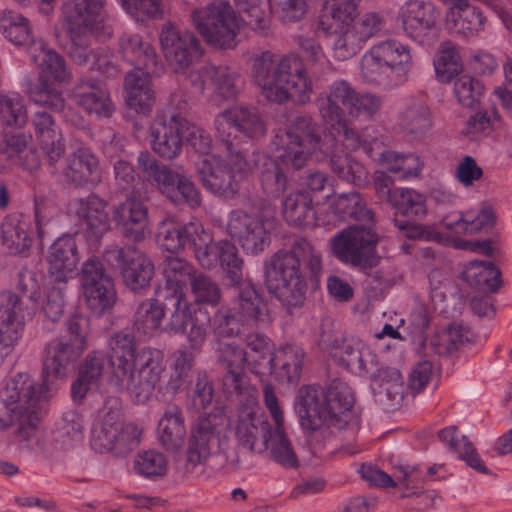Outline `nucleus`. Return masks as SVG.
I'll use <instances>...</instances> for the list:
<instances>
[{
	"instance_id": "f257e3e1",
	"label": "nucleus",
	"mask_w": 512,
	"mask_h": 512,
	"mask_svg": "<svg viewBox=\"0 0 512 512\" xmlns=\"http://www.w3.org/2000/svg\"><path fill=\"white\" fill-rule=\"evenodd\" d=\"M320 143L318 125L310 116H299L287 130L279 131L272 141L273 156L253 154L263 192L272 198L281 197L289 187L291 173L308 164L316 150L321 149Z\"/></svg>"
},
{
	"instance_id": "f03ea898",
	"label": "nucleus",
	"mask_w": 512,
	"mask_h": 512,
	"mask_svg": "<svg viewBox=\"0 0 512 512\" xmlns=\"http://www.w3.org/2000/svg\"><path fill=\"white\" fill-rule=\"evenodd\" d=\"M108 344L111 383L127 391L136 403L147 402L165 371L163 352L151 347L137 350L134 335L127 331L114 333Z\"/></svg>"
},
{
	"instance_id": "7ed1b4c3",
	"label": "nucleus",
	"mask_w": 512,
	"mask_h": 512,
	"mask_svg": "<svg viewBox=\"0 0 512 512\" xmlns=\"http://www.w3.org/2000/svg\"><path fill=\"white\" fill-rule=\"evenodd\" d=\"M354 404V393L348 384L334 379L325 391L314 385L302 387L295 408L306 430L316 431L324 426L358 429L360 418L354 412Z\"/></svg>"
},
{
	"instance_id": "20e7f679",
	"label": "nucleus",
	"mask_w": 512,
	"mask_h": 512,
	"mask_svg": "<svg viewBox=\"0 0 512 512\" xmlns=\"http://www.w3.org/2000/svg\"><path fill=\"white\" fill-rule=\"evenodd\" d=\"M252 78L269 101L304 105L311 99V78L302 59L295 54L278 58L271 51L262 52L253 60Z\"/></svg>"
},
{
	"instance_id": "39448f33",
	"label": "nucleus",
	"mask_w": 512,
	"mask_h": 512,
	"mask_svg": "<svg viewBox=\"0 0 512 512\" xmlns=\"http://www.w3.org/2000/svg\"><path fill=\"white\" fill-rule=\"evenodd\" d=\"M317 275L322 270L321 252L305 238L294 241L289 252L278 251L265 266V285L268 291L285 306L302 304L306 283L300 266Z\"/></svg>"
},
{
	"instance_id": "423d86ee",
	"label": "nucleus",
	"mask_w": 512,
	"mask_h": 512,
	"mask_svg": "<svg viewBox=\"0 0 512 512\" xmlns=\"http://www.w3.org/2000/svg\"><path fill=\"white\" fill-rule=\"evenodd\" d=\"M38 403L34 380L26 373L14 375L0 391V431L15 427L21 440H30L39 422Z\"/></svg>"
},
{
	"instance_id": "0eeeda50",
	"label": "nucleus",
	"mask_w": 512,
	"mask_h": 512,
	"mask_svg": "<svg viewBox=\"0 0 512 512\" xmlns=\"http://www.w3.org/2000/svg\"><path fill=\"white\" fill-rule=\"evenodd\" d=\"M274 206L260 199L245 209H235L229 214L228 234L236 239L244 251L257 255L271 243V232L276 228L277 219Z\"/></svg>"
},
{
	"instance_id": "6e6552de",
	"label": "nucleus",
	"mask_w": 512,
	"mask_h": 512,
	"mask_svg": "<svg viewBox=\"0 0 512 512\" xmlns=\"http://www.w3.org/2000/svg\"><path fill=\"white\" fill-rule=\"evenodd\" d=\"M29 54L41 70L38 82L31 84L27 90L30 100L38 106L55 112L64 111L65 100L62 93L48 81V77L56 83H68L72 80V72L64 58L46 46L42 40L33 42L29 46Z\"/></svg>"
},
{
	"instance_id": "1a4fd4ad",
	"label": "nucleus",
	"mask_w": 512,
	"mask_h": 512,
	"mask_svg": "<svg viewBox=\"0 0 512 512\" xmlns=\"http://www.w3.org/2000/svg\"><path fill=\"white\" fill-rule=\"evenodd\" d=\"M184 248H192L195 258L205 269H211L219 263L227 280L238 283L241 280L243 260L237 247L227 240L213 242L211 233L198 221L184 224Z\"/></svg>"
},
{
	"instance_id": "9d476101",
	"label": "nucleus",
	"mask_w": 512,
	"mask_h": 512,
	"mask_svg": "<svg viewBox=\"0 0 512 512\" xmlns=\"http://www.w3.org/2000/svg\"><path fill=\"white\" fill-rule=\"evenodd\" d=\"M91 434V447L96 452L126 456L139 446L142 431L134 424H123L120 410L106 403L93 422Z\"/></svg>"
},
{
	"instance_id": "9b49d317",
	"label": "nucleus",
	"mask_w": 512,
	"mask_h": 512,
	"mask_svg": "<svg viewBox=\"0 0 512 512\" xmlns=\"http://www.w3.org/2000/svg\"><path fill=\"white\" fill-rule=\"evenodd\" d=\"M226 419L221 413L198 417L191 425L185 448L187 474H202L209 460L218 452Z\"/></svg>"
},
{
	"instance_id": "f8f14e48",
	"label": "nucleus",
	"mask_w": 512,
	"mask_h": 512,
	"mask_svg": "<svg viewBox=\"0 0 512 512\" xmlns=\"http://www.w3.org/2000/svg\"><path fill=\"white\" fill-rule=\"evenodd\" d=\"M225 158L209 157L203 159L198 167L199 179L205 189L225 197H234L240 187V181L251 173V165L238 150H226Z\"/></svg>"
},
{
	"instance_id": "ddd939ff",
	"label": "nucleus",
	"mask_w": 512,
	"mask_h": 512,
	"mask_svg": "<svg viewBox=\"0 0 512 512\" xmlns=\"http://www.w3.org/2000/svg\"><path fill=\"white\" fill-rule=\"evenodd\" d=\"M379 236L371 226L350 225L336 233L330 241L333 255L342 263L366 271L376 267Z\"/></svg>"
},
{
	"instance_id": "4468645a",
	"label": "nucleus",
	"mask_w": 512,
	"mask_h": 512,
	"mask_svg": "<svg viewBox=\"0 0 512 512\" xmlns=\"http://www.w3.org/2000/svg\"><path fill=\"white\" fill-rule=\"evenodd\" d=\"M196 31L205 42L219 49H232L237 45L239 23L231 5L224 1L213 2L192 11Z\"/></svg>"
},
{
	"instance_id": "2eb2a0df",
	"label": "nucleus",
	"mask_w": 512,
	"mask_h": 512,
	"mask_svg": "<svg viewBox=\"0 0 512 512\" xmlns=\"http://www.w3.org/2000/svg\"><path fill=\"white\" fill-rule=\"evenodd\" d=\"M335 360L355 374L375 375L379 372L382 389L386 397L393 401L394 406L401 404L404 394L403 379L400 371L395 368L380 369L375 353L368 348H359L351 342H344L341 348L333 352Z\"/></svg>"
},
{
	"instance_id": "dca6fc26",
	"label": "nucleus",
	"mask_w": 512,
	"mask_h": 512,
	"mask_svg": "<svg viewBox=\"0 0 512 512\" xmlns=\"http://www.w3.org/2000/svg\"><path fill=\"white\" fill-rule=\"evenodd\" d=\"M104 5L105 0H84L82 6H78L76 1H68L65 5V18L71 40L68 52L72 60L79 65L88 62V37L103 23Z\"/></svg>"
},
{
	"instance_id": "f3484780",
	"label": "nucleus",
	"mask_w": 512,
	"mask_h": 512,
	"mask_svg": "<svg viewBox=\"0 0 512 512\" xmlns=\"http://www.w3.org/2000/svg\"><path fill=\"white\" fill-rule=\"evenodd\" d=\"M217 137L225 150L235 149L231 137L257 140L267 133V123L254 106L235 105L219 113L214 121Z\"/></svg>"
},
{
	"instance_id": "a211bd4d",
	"label": "nucleus",
	"mask_w": 512,
	"mask_h": 512,
	"mask_svg": "<svg viewBox=\"0 0 512 512\" xmlns=\"http://www.w3.org/2000/svg\"><path fill=\"white\" fill-rule=\"evenodd\" d=\"M159 41L167 62L176 73H186L202 55L197 37L192 32L180 30L171 22L163 24Z\"/></svg>"
},
{
	"instance_id": "6ab92c4d",
	"label": "nucleus",
	"mask_w": 512,
	"mask_h": 512,
	"mask_svg": "<svg viewBox=\"0 0 512 512\" xmlns=\"http://www.w3.org/2000/svg\"><path fill=\"white\" fill-rule=\"evenodd\" d=\"M83 296L87 306L97 314L113 307L116 291L112 278L97 258L86 260L81 269Z\"/></svg>"
},
{
	"instance_id": "aec40b11",
	"label": "nucleus",
	"mask_w": 512,
	"mask_h": 512,
	"mask_svg": "<svg viewBox=\"0 0 512 512\" xmlns=\"http://www.w3.org/2000/svg\"><path fill=\"white\" fill-rule=\"evenodd\" d=\"M187 120L171 109L161 110L151 127V148L164 160L178 157L183 148V134Z\"/></svg>"
},
{
	"instance_id": "412c9836",
	"label": "nucleus",
	"mask_w": 512,
	"mask_h": 512,
	"mask_svg": "<svg viewBox=\"0 0 512 512\" xmlns=\"http://www.w3.org/2000/svg\"><path fill=\"white\" fill-rule=\"evenodd\" d=\"M217 363L222 369V390L228 398L239 397L248 389L244 371L248 362L247 352L235 342H219L216 349Z\"/></svg>"
},
{
	"instance_id": "4be33fe9",
	"label": "nucleus",
	"mask_w": 512,
	"mask_h": 512,
	"mask_svg": "<svg viewBox=\"0 0 512 512\" xmlns=\"http://www.w3.org/2000/svg\"><path fill=\"white\" fill-rule=\"evenodd\" d=\"M272 428L268 421L257 415L255 404L246 403L238 407L235 434L242 447L255 453L266 451Z\"/></svg>"
},
{
	"instance_id": "5701e85b",
	"label": "nucleus",
	"mask_w": 512,
	"mask_h": 512,
	"mask_svg": "<svg viewBox=\"0 0 512 512\" xmlns=\"http://www.w3.org/2000/svg\"><path fill=\"white\" fill-rule=\"evenodd\" d=\"M17 291L5 289L0 292V298L6 296L14 304V318L22 322V328H25L26 322L31 320L39 306L41 298L40 284L37 274L31 270L23 269L18 274L16 285Z\"/></svg>"
},
{
	"instance_id": "b1692460",
	"label": "nucleus",
	"mask_w": 512,
	"mask_h": 512,
	"mask_svg": "<svg viewBox=\"0 0 512 512\" xmlns=\"http://www.w3.org/2000/svg\"><path fill=\"white\" fill-rule=\"evenodd\" d=\"M82 353L81 341L77 339L71 342L66 337H59L48 342L42 360L45 381L65 378Z\"/></svg>"
},
{
	"instance_id": "393cba45",
	"label": "nucleus",
	"mask_w": 512,
	"mask_h": 512,
	"mask_svg": "<svg viewBox=\"0 0 512 512\" xmlns=\"http://www.w3.org/2000/svg\"><path fill=\"white\" fill-rule=\"evenodd\" d=\"M80 257L75 237L63 235L48 249V274L57 284H66L76 273Z\"/></svg>"
},
{
	"instance_id": "a878e982",
	"label": "nucleus",
	"mask_w": 512,
	"mask_h": 512,
	"mask_svg": "<svg viewBox=\"0 0 512 512\" xmlns=\"http://www.w3.org/2000/svg\"><path fill=\"white\" fill-rule=\"evenodd\" d=\"M63 176L66 183L75 187L97 183L101 177L98 157L87 146L76 147L65 160Z\"/></svg>"
},
{
	"instance_id": "bb28decb",
	"label": "nucleus",
	"mask_w": 512,
	"mask_h": 512,
	"mask_svg": "<svg viewBox=\"0 0 512 512\" xmlns=\"http://www.w3.org/2000/svg\"><path fill=\"white\" fill-rule=\"evenodd\" d=\"M400 17L406 35L422 42L435 27L439 12L431 2L410 0L401 7Z\"/></svg>"
},
{
	"instance_id": "cd10ccee",
	"label": "nucleus",
	"mask_w": 512,
	"mask_h": 512,
	"mask_svg": "<svg viewBox=\"0 0 512 512\" xmlns=\"http://www.w3.org/2000/svg\"><path fill=\"white\" fill-rule=\"evenodd\" d=\"M113 220L122 236L140 242L145 238L148 226V209L136 197H128L119 203L113 211Z\"/></svg>"
},
{
	"instance_id": "c85d7f7f",
	"label": "nucleus",
	"mask_w": 512,
	"mask_h": 512,
	"mask_svg": "<svg viewBox=\"0 0 512 512\" xmlns=\"http://www.w3.org/2000/svg\"><path fill=\"white\" fill-rule=\"evenodd\" d=\"M119 48L122 57L135 69L145 70L148 74H160L163 70L155 48L141 35L123 33L119 38Z\"/></svg>"
},
{
	"instance_id": "c756f323",
	"label": "nucleus",
	"mask_w": 512,
	"mask_h": 512,
	"mask_svg": "<svg viewBox=\"0 0 512 512\" xmlns=\"http://www.w3.org/2000/svg\"><path fill=\"white\" fill-rule=\"evenodd\" d=\"M106 202L95 194L75 198L69 202V213L92 235L99 237L108 230Z\"/></svg>"
},
{
	"instance_id": "7c9ffc66",
	"label": "nucleus",
	"mask_w": 512,
	"mask_h": 512,
	"mask_svg": "<svg viewBox=\"0 0 512 512\" xmlns=\"http://www.w3.org/2000/svg\"><path fill=\"white\" fill-rule=\"evenodd\" d=\"M72 98L78 107L98 118H109L115 110L109 91L92 80H80L73 90Z\"/></svg>"
},
{
	"instance_id": "2f4dec72",
	"label": "nucleus",
	"mask_w": 512,
	"mask_h": 512,
	"mask_svg": "<svg viewBox=\"0 0 512 512\" xmlns=\"http://www.w3.org/2000/svg\"><path fill=\"white\" fill-rule=\"evenodd\" d=\"M356 89L346 80H335L326 95L316 100L319 114L325 123L339 122L345 119L355 96Z\"/></svg>"
},
{
	"instance_id": "473e14b6",
	"label": "nucleus",
	"mask_w": 512,
	"mask_h": 512,
	"mask_svg": "<svg viewBox=\"0 0 512 512\" xmlns=\"http://www.w3.org/2000/svg\"><path fill=\"white\" fill-rule=\"evenodd\" d=\"M164 285L155 290L156 297L168 300L171 295H185L184 287L196 275L194 266L183 258L167 256L162 263Z\"/></svg>"
},
{
	"instance_id": "72a5a7b5",
	"label": "nucleus",
	"mask_w": 512,
	"mask_h": 512,
	"mask_svg": "<svg viewBox=\"0 0 512 512\" xmlns=\"http://www.w3.org/2000/svg\"><path fill=\"white\" fill-rule=\"evenodd\" d=\"M145 70L134 69L128 72L124 80L126 103L130 109L148 115L155 102V93L151 84V76Z\"/></svg>"
},
{
	"instance_id": "f704fd0d",
	"label": "nucleus",
	"mask_w": 512,
	"mask_h": 512,
	"mask_svg": "<svg viewBox=\"0 0 512 512\" xmlns=\"http://www.w3.org/2000/svg\"><path fill=\"white\" fill-rule=\"evenodd\" d=\"M228 281L231 286L239 288L233 310L237 312L242 320L251 319L263 324L269 323L270 317L267 303L262 299L251 282L243 280V264L241 265V280L238 283Z\"/></svg>"
},
{
	"instance_id": "c9c22d12",
	"label": "nucleus",
	"mask_w": 512,
	"mask_h": 512,
	"mask_svg": "<svg viewBox=\"0 0 512 512\" xmlns=\"http://www.w3.org/2000/svg\"><path fill=\"white\" fill-rule=\"evenodd\" d=\"M370 51L383 62L385 67L396 74L402 83L408 80L412 55L407 45L394 39H388L373 45Z\"/></svg>"
},
{
	"instance_id": "e433bc0d",
	"label": "nucleus",
	"mask_w": 512,
	"mask_h": 512,
	"mask_svg": "<svg viewBox=\"0 0 512 512\" xmlns=\"http://www.w3.org/2000/svg\"><path fill=\"white\" fill-rule=\"evenodd\" d=\"M158 434L161 445L170 452H178L184 444L187 434L182 409L169 403L158 423Z\"/></svg>"
},
{
	"instance_id": "4c0bfd02",
	"label": "nucleus",
	"mask_w": 512,
	"mask_h": 512,
	"mask_svg": "<svg viewBox=\"0 0 512 512\" xmlns=\"http://www.w3.org/2000/svg\"><path fill=\"white\" fill-rule=\"evenodd\" d=\"M35 135L50 164H55L64 154L62 135L53 117L46 112H36L32 118Z\"/></svg>"
},
{
	"instance_id": "58836bf2",
	"label": "nucleus",
	"mask_w": 512,
	"mask_h": 512,
	"mask_svg": "<svg viewBox=\"0 0 512 512\" xmlns=\"http://www.w3.org/2000/svg\"><path fill=\"white\" fill-rule=\"evenodd\" d=\"M305 352L297 345L279 347L271 356L272 375L280 383H291L300 378Z\"/></svg>"
},
{
	"instance_id": "ea45409f",
	"label": "nucleus",
	"mask_w": 512,
	"mask_h": 512,
	"mask_svg": "<svg viewBox=\"0 0 512 512\" xmlns=\"http://www.w3.org/2000/svg\"><path fill=\"white\" fill-rule=\"evenodd\" d=\"M494 223L495 213L491 206H484L475 217L458 212L446 215L441 220V225L451 235L456 236L475 234L480 230L491 228Z\"/></svg>"
},
{
	"instance_id": "a19ab883",
	"label": "nucleus",
	"mask_w": 512,
	"mask_h": 512,
	"mask_svg": "<svg viewBox=\"0 0 512 512\" xmlns=\"http://www.w3.org/2000/svg\"><path fill=\"white\" fill-rule=\"evenodd\" d=\"M14 304L6 296L0 298V366L21 339L24 328L22 322L14 318Z\"/></svg>"
},
{
	"instance_id": "79ce46f5",
	"label": "nucleus",
	"mask_w": 512,
	"mask_h": 512,
	"mask_svg": "<svg viewBox=\"0 0 512 512\" xmlns=\"http://www.w3.org/2000/svg\"><path fill=\"white\" fill-rule=\"evenodd\" d=\"M360 77L364 83L382 90H391L403 84L398 76L385 67L370 49L361 57Z\"/></svg>"
},
{
	"instance_id": "37998d69",
	"label": "nucleus",
	"mask_w": 512,
	"mask_h": 512,
	"mask_svg": "<svg viewBox=\"0 0 512 512\" xmlns=\"http://www.w3.org/2000/svg\"><path fill=\"white\" fill-rule=\"evenodd\" d=\"M398 125L406 134L423 136L432 127L430 109L423 101L411 99L400 110Z\"/></svg>"
},
{
	"instance_id": "c03bdc74",
	"label": "nucleus",
	"mask_w": 512,
	"mask_h": 512,
	"mask_svg": "<svg viewBox=\"0 0 512 512\" xmlns=\"http://www.w3.org/2000/svg\"><path fill=\"white\" fill-rule=\"evenodd\" d=\"M453 22V28L465 37H474L484 28L485 17L481 10L470 5L467 0L455 2L448 14Z\"/></svg>"
},
{
	"instance_id": "a18cd8bd",
	"label": "nucleus",
	"mask_w": 512,
	"mask_h": 512,
	"mask_svg": "<svg viewBox=\"0 0 512 512\" xmlns=\"http://www.w3.org/2000/svg\"><path fill=\"white\" fill-rule=\"evenodd\" d=\"M125 285L132 291L147 288L154 275V265L142 252H132V258L122 268Z\"/></svg>"
},
{
	"instance_id": "49530a36",
	"label": "nucleus",
	"mask_w": 512,
	"mask_h": 512,
	"mask_svg": "<svg viewBox=\"0 0 512 512\" xmlns=\"http://www.w3.org/2000/svg\"><path fill=\"white\" fill-rule=\"evenodd\" d=\"M331 209L344 221L349 219L367 223L374 221V212L366 206L358 192L339 194L331 203Z\"/></svg>"
},
{
	"instance_id": "de8ad7c7",
	"label": "nucleus",
	"mask_w": 512,
	"mask_h": 512,
	"mask_svg": "<svg viewBox=\"0 0 512 512\" xmlns=\"http://www.w3.org/2000/svg\"><path fill=\"white\" fill-rule=\"evenodd\" d=\"M283 215L290 225L305 227L314 224L315 213L311 197L305 192H293L282 203Z\"/></svg>"
},
{
	"instance_id": "09e8293b",
	"label": "nucleus",
	"mask_w": 512,
	"mask_h": 512,
	"mask_svg": "<svg viewBox=\"0 0 512 512\" xmlns=\"http://www.w3.org/2000/svg\"><path fill=\"white\" fill-rule=\"evenodd\" d=\"M29 224L17 217H6L1 225L2 244L12 254H21L28 251L32 239L28 233Z\"/></svg>"
},
{
	"instance_id": "8fccbe9b",
	"label": "nucleus",
	"mask_w": 512,
	"mask_h": 512,
	"mask_svg": "<svg viewBox=\"0 0 512 512\" xmlns=\"http://www.w3.org/2000/svg\"><path fill=\"white\" fill-rule=\"evenodd\" d=\"M206 78H209L214 92L225 100H233L240 92L241 76L227 66L206 65Z\"/></svg>"
},
{
	"instance_id": "3c124183",
	"label": "nucleus",
	"mask_w": 512,
	"mask_h": 512,
	"mask_svg": "<svg viewBox=\"0 0 512 512\" xmlns=\"http://www.w3.org/2000/svg\"><path fill=\"white\" fill-rule=\"evenodd\" d=\"M0 29L4 36L15 45L29 46L38 40L33 39L30 21L23 15L5 10L0 16Z\"/></svg>"
},
{
	"instance_id": "603ef678",
	"label": "nucleus",
	"mask_w": 512,
	"mask_h": 512,
	"mask_svg": "<svg viewBox=\"0 0 512 512\" xmlns=\"http://www.w3.org/2000/svg\"><path fill=\"white\" fill-rule=\"evenodd\" d=\"M270 458L284 468L296 469L299 466L298 456L284 432L283 426H275L269 433L267 450Z\"/></svg>"
},
{
	"instance_id": "864d4df0",
	"label": "nucleus",
	"mask_w": 512,
	"mask_h": 512,
	"mask_svg": "<svg viewBox=\"0 0 512 512\" xmlns=\"http://www.w3.org/2000/svg\"><path fill=\"white\" fill-rule=\"evenodd\" d=\"M104 370V358L100 354H90L79 368L77 379L72 383L71 394L73 399H82L90 389L102 377Z\"/></svg>"
},
{
	"instance_id": "5fc2aeb1",
	"label": "nucleus",
	"mask_w": 512,
	"mask_h": 512,
	"mask_svg": "<svg viewBox=\"0 0 512 512\" xmlns=\"http://www.w3.org/2000/svg\"><path fill=\"white\" fill-rule=\"evenodd\" d=\"M465 275L468 281L479 289L495 293L502 285L501 272L493 262L470 261Z\"/></svg>"
},
{
	"instance_id": "6e6d98bb",
	"label": "nucleus",
	"mask_w": 512,
	"mask_h": 512,
	"mask_svg": "<svg viewBox=\"0 0 512 512\" xmlns=\"http://www.w3.org/2000/svg\"><path fill=\"white\" fill-rule=\"evenodd\" d=\"M332 171L342 180L354 186L364 187L368 184V172L359 162L346 153L333 152L330 157Z\"/></svg>"
},
{
	"instance_id": "4d7b16f0",
	"label": "nucleus",
	"mask_w": 512,
	"mask_h": 512,
	"mask_svg": "<svg viewBox=\"0 0 512 512\" xmlns=\"http://www.w3.org/2000/svg\"><path fill=\"white\" fill-rule=\"evenodd\" d=\"M28 120L24 98L17 92L0 93V121L5 126L23 127Z\"/></svg>"
},
{
	"instance_id": "13d9d810",
	"label": "nucleus",
	"mask_w": 512,
	"mask_h": 512,
	"mask_svg": "<svg viewBox=\"0 0 512 512\" xmlns=\"http://www.w3.org/2000/svg\"><path fill=\"white\" fill-rule=\"evenodd\" d=\"M358 14L357 0H324L321 24L331 20L328 29L352 24Z\"/></svg>"
},
{
	"instance_id": "bf43d9fd",
	"label": "nucleus",
	"mask_w": 512,
	"mask_h": 512,
	"mask_svg": "<svg viewBox=\"0 0 512 512\" xmlns=\"http://www.w3.org/2000/svg\"><path fill=\"white\" fill-rule=\"evenodd\" d=\"M397 214L409 219H422L427 214L424 195L409 188H396L394 202L391 205Z\"/></svg>"
},
{
	"instance_id": "052dcab7",
	"label": "nucleus",
	"mask_w": 512,
	"mask_h": 512,
	"mask_svg": "<svg viewBox=\"0 0 512 512\" xmlns=\"http://www.w3.org/2000/svg\"><path fill=\"white\" fill-rule=\"evenodd\" d=\"M146 299L142 301L134 315V326L142 334H150L160 328L165 316L164 307L160 305L159 299Z\"/></svg>"
},
{
	"instance_id": "680f3d73",
	"label": "nucleus",
	"mask_w": 512,
	"mask_h": 512,
	"mask_svg": "<svg viewBox=\"0 0 512 512\" xmlns=\"http://www.w3.org/2000/svg\"><path fill=\"white\" fill-rule=\"evenodd\" d=\"M331 30L334 35L333 51L338 60L343 61L353 57L365 43L352 24L346 25L345 28L333 27Z\"/></svg>"
},
{
	"instance_id": "e2e57ef3",
	"label": "nucleus",
	"mask_w": 512,
	"mask_h": 512,
	"mask_svg": "<svg viewBox=\"0 0 512 512\" xmlns=\"http://www.w3.org/2000/svg\"><path fill=\"white\" fill-rule=\"evenodd\" d=\"M473 335L468 328L451 325L447 330L431 340L434 351L439 355H449L466 343L471 342Z\"/></svg>"
},
{
	"instance_id": "0e129e2a",
	"label": "nucleus",
	"mask_w": 512,
	"mask_h": 512,
	"mask_svg": "<svg viewBox=\"0 0 512 512\" xmlns=\"http://www.w3.org/2000/svg\"><path fill=\"white\" fill-rule=\"evenodd\" d=\"M384 161L391 173L399 174L403 179L417 177L423 167L420 158L413 153L399 154L387 152L384 155Z\"/></svg>"
},
{
	"instance_id": "69168bd1",
	"label": "nucleus",
	"mask_w": 512,
	"mask_h": 512,
	"mask_svg": "<svg viewBox=\"0 0 512 512\" xmlns=\"http://www.w3.org/2000/svg\"><path fill=\"white\" fill-rule=\"evenodd\" d=\"M190 285L196 303L211 306H217L220 303L221 289L210 276L196 273Z\"/></svg>"
},
{
	"instance_id": "338daca9",
	"label": "nucleus",
	"mask_w": 512,
	"mask_h": 512,
	"mask_svg": "<svg viewBox=\"0 0 512 512\" xmlns=\"http://www.w3.org/2000/svg\"><path fill=\"white\" fill-rule=\"evenodd\" d=\"M454 93L460 104L473 108L484 93L483 83L470 75H461L454 82Z\"/></svg>"
},
{
	"instance_id": "774afa93",
	"label": "nucleus",
	"mask_w": 512,
	"mask_h": 512,
	"mask_svg": "<svg viewBox=\"0 0 512 512\" xmlns=\"http://www.w3.org/2000/svg\"><path fill=\"white\" fill-rule=\"evenodd\" d=\"M184 224L173 220H165L160 223L157 232V243L170 253H177L184 248Z\"/></svg>"
}]
</instances>
